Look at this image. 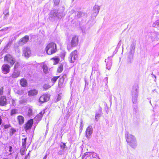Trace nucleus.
Here are the masks:
<instances>
[{
  "label": "nucleus",
  "instance_id": "9",
  "mask_svg": "<svg viewBox=\"0 0 159 159\" xmlns=\"http://www.w3.org/2000/svg\"><path fill=\"white\" fill-rule=\"evenodd\" d=\"M78 37L77 36H73L71 42V44L72 47H75L78 44Z\"/></svg>",
  "mask_w": 159,
  "mask_h": 159
},
{
  "label": "nucleus",
  "instance_id": "16",
  "mask_svg": "<svg viewBox=\"0 0 159 159\" xmlns=\"http://www.w3.org/2000/svg\"><path fill=\"white\" fill-rule=\"evenodd\" d=\"M45 111L43 110L41 111L35 117V118L38 120H40L42 118L43 115Z\"/></svg>",
  "mask_w": 159,
  "mask_h": 159
},
{
  "label": "nucleus",
  "instance_id": "27",
  "mask_svg": "<svg viewBox=\"0 0 159 159\" xmlns=\"http://www.w3.org/2000/svg\"><path fill=\"white\" fill-rule=\"evenodd\" d=\"M64 81L63 79L60 78L58 84V86L59 88H61Z\"/></svg>",
  "mask_w": 159,
  "mask_h": 159
},
{
  "label": "nucleus",
  "instance_id": "43",
  "mask_svg": "<svg viewBox=\"0 0 159 159\" xmlns=\"http://www.w3.org/2000/svg\"><path fill=\"white\" fill-rule=\"evenodd\" d=\"M100 115L99 114L97 113L95 115V119L96 120L97 119V118L100 117Z\"/></svg>",
  "mask_w": 159,
  "mask_h": 159
},
{
  "label": "nucleus",
  "instance_id": "5",
  "mask_svg": "<svg viewBox=\"0 0 159 159\" xmlns=\"http://www.w3.org/2000/svg\"><path fill=\"white\" fill-rule=\"evenodd\" d=\"M4 61L9 63L11 66H12L15 62V59L10 54H7L4 57Z\"/></svg>",
  "mask_w": 159,
  "mask_h": 159
},
{
  "label": "nucleus",
  "instance_id": "47",
  "mask_svg": "<svg viewBox=\"0 0 159 159\" xmlns=\"http://www.w3.org/2000/svg\"><path fill=\"white\" fill-rule=\"evenodd\" d=\"M12 104L13 105H14L15 103V101L13 99H12Z\"/></svg>",
  "mask_w": 159,
  "mask_h": 159
},
{
  "label": "nucleus",
  "instance_id": "3",
  "mask_svg": "<svg viewBox=\"0 0 159 159\" xmlns=\"http://www.w3.org/2000/svg\"><path fill=\"white\" fill-rule=\"evenodd\" d=\"M125 136L128 143L132 148H134L137 145L136 139L134 136L131 134H128V133L125 134Z\"/></svg>",
  "mask_w": 159,
  "mask_h": 159
},
{
  "label": "nucleus",
  "instance_id": "32",
  "mask_svg": "<svg viewBox=\"0 0 159 159\" xmlns=\"http://www.w3.org/2000/svg\"><path fill=\"white\" fill-rule=\"evenodd\" d=\"M27 140L26 138H25L24 139H22V146H25V144H26V140Z\"/></svg>",
  "mask_w": 159,
  "mask_h": 159
},
{
  "label": "nucleus",
  "instance_id": "11",
  "mask_svg": "<svg viewBox=\"0 0 159 159\" xmlns=\"http://www.w3.org/2000/svg\"><path fill=\"white\" fill-rule=\"evenodd\" d=\"M7 104V100L5 96H2L0 98V105L5 106Z\"/></svg>",
  "mask_w": 159,
  "mask_h": 159
},
{
  "label": "nucleus",
  "instance_id": "42",
  "mask_svg": "<svg viewBox=\"0 0 159 159\" xmlns=\"http://www.w3.org/2000/svg\"><path fill=\"white\" fill-rule=\"evenodd\" d=\"M66 77V74L63 75L62 77L60 78L61 79H63V80H64L65 79Z\"/></svg>",
  "mask_w": 159,
  "mask_h": 159
},
{
  "label": "nucleus",
  "instance_id": "4",
  "mask_svg": "<svg viewBox=\"0 0 159 159\" xmlns=\"http://www.w3.org/2000/svg\"><path fill=\"white\" fill-rule=\"evenodd\" d=\"M78 57L77 52L75 50L71 53L69 57V61L71 63H74Z\"/></svg>",
  "mask_w": 159,
  "mask_h": 159
},
{
  "label": "nucleus",
  "instance_id": "50",
  "mask_svg": "<svg viewBox=\"0 0 159 159\" xmlns=\"http://www.w3.org/2000/svg\"><path fill=\"white\" fill-rule=\"evenodd\" d=\"M47 157V155H45L44 157L43 158V159H46Z\"/></svg>",
  "mask_w": 159,
  "mask_h": 159
},
{
  "label": "nucleus",
  "instance_id": "26",
  "mask_svg": "<svg viewBox=\"0 0 159 159\" xmlns=\"http://www.w3.org/2000/svg\"><path fill=\"white\" fill-rule=\"evenodd\" d=\"M4 14L5 15L3 17L4 19H7V17L9 15V12L8 11V10H5L4 12Z\"/></svg>",
  "mask_w": 159,
  "mask_h": 159
},
{
  "label": "nucleus",
  "instance_id": "7",
  "mask_svg": "<svg viewBox=\"0 0 159 159\" xmlns=\"http://www.w3.org/2000/svg\"><path fill=\"white\" fill-rule=\"evenodd\" d=\"M50 99V96L48 94H44L41 96L39 99V102L41 103L48 101Z\"/></svg>",
  "mask_w": 159,
  "mask_h": 159
},
{
  "label": "nucleus",
  "instance_id": "22",
  "mask_svg": "<svg viewBox=\"0 0 159 159\" xmlns=\"http://www.w3.org/2000/svg\"><path fill=\"white\" fill-rule=\"evenodd\" d=\"M137 96L138 94H137L133 93L132 94V101L134 103L136 102Z\"/></svg>",
  "mask_w": 159,
  "mask_h": 159
},
{
  "label": "nucleus",
  "instance_id": "2",
  "mask_svg": "<svg viewBox=\"0 0 159 159\" xmlns=\"http://www.w3.org/2000/svg\"><path fill=\"white\" fill-rule=\"evenodd\" d=\"M65 14L62 11H59L57 10H54L51 11L49 17L52 19H61L64 16Z\"/></svg>",
  "mask_w": 159,
  "mask_h": 159
},
{
  "label": "nucleus",
  "instance_id": "49",
  "mask_svg": "<svg viewBox=\"0 0 159 159\" xmlns=\"http://www.w3.org/2000/svg\"><path fill=\"white\" fill-rule=\"evenodd\" d=\"M107 65H108V64H107V67H107V69H108L109 70H110V69L111 67L110 66H109V67H108Z\"/></svg>",
  "mask_w": 159,
  "mask_h": 159
},
{
  "label": "nucleus",
  "instance_id": "21",
  "mask_svg": "<svg viewBox=\"0 0 159 159\" xmlns=\"http://www.w3.org/2000/svg\"><path fill=\"white\" fill-rule=\"evenodd\" d=\"M17 119L19 124H21L23 123L24 121V118L22 116H18L17 117Z\"/></svg>",
  "mask_w": 159,
  "mask_h": 159
},
{
  "label": "nucleus",
  "instance_id": "19",
  "mask_svg": "<svg viewBox=\"0 0 159 159\" xmlns=\"http://www.w3.org/2000/svg\"><path fill=\"white\" fill-rule=\"evenodd\" d=\"M100 9V7L98 5H95L93 7V11L96 15L98 14L99 12Z\"/></svg>",
  "mask_w": 159,
  "mask_h": 159
},
{
  "label": "nucleus",
  "instance_id": "37",
  "mask_svg": "<svg viewBox=\"0 0 159 159\" xmlns=\"http://www.w3.org/2000/svg\"><path fill=\"white\" fill-rule=\"evenodd\" d=\"M3 87H2L0 89V95H2L3 94Z\"/></svg>",
  "mask_w": 159,
  "mask_h": 159
},
{
  "label": "nucleus",
  "instance_id": "15",
  "mask_svg": "<svg viewBox=\"0 0 159 159\" xmlns=\"http://www.w3.org/2000/svg\"><path fill=\"white\" fill-rule=\"evenodd\" d=\"M29 39V37L28 36L26 35L20 40V42L22 44L25 43H27Z\"/></svg>",
  "mask_w": 159,
  "mask_h": 159
},
{
  "label": "nucleus",
  "instance_id": "1",
  "mask_svg": "<svg viewBox=\"0 0 159 159\" xmlns=\"http://www.w3.org/2000/svg\"><path fill=\"white\" fill-rule=\"evenodd\" d=\"M46 53L48 55H51L55 53L57 51L56 44L54 43L48 44L45 48Z\"/></svg>",
  "mask_w": 159,
  "mask_h": 159
},
{
  "label": "nucleus",
  "instance_id": "45",
  "mask_svg": "<svg viewBox=\"0 0 159 159\" xmlns=\"http://www.w3.org/2000/svg\"><path fill=\"white\" fill-rule=\"evenodd\" d=\"M10 127V125H5L4 126V128L5 129H7L9 128Z\"/></svg>",
  "mask_w": 159,
  "mask_h": 159
},
{
  "label": "nucleus",
  "instance_id": "10",
  "mask_svg": "<svg viewBox=\"0 0 159 159\" xmlns=\"http://www.w3.org/2000/svg\"><path fill=\"white\" fill-rule=\"evenodd\" d=\"M136 45V43L135 42H133L131 44L130 48V51L129 52L130 55L133 57L135 51V49Z\"/></svg>",
  "mask_w": 159,
  "mask_h": 159
},
{
  "label": "nucleus",
  "instance_id": "51",
  "mask_svg": "<svg viewBox=\"0 0 159 159\" xmlns=\"http://www.w3.org/2000/svg\"><path fill=\"white\" fill-rule=\"evenodd\" d=\"M28 156H26L25 157V159H27V158H28Z\"/></svg>",
  "mask_w": 159,
  "mask_h": 159
},
{
  "label": "nucleus",
  "instance_id": "46",
  "mask_svg": "<svg viewBox=\"0 0 159 159\" xmlns=\"http://www.w3.org/2000/svg\"><path fill=\"white\" fill-rule=\"evenodd\" d=\"M9 151L10 152H11V149H12V147L11 146H10L9 147Z\"/></svg>",
  "mask_w": 159,
  "mask_h": 159
},
{
  "label": "nucleus",
  "instance_id": "14",
  "mask_svg": "<svg viewBox=\"0 0 159 159\" xmlns=\"http://www.w3.org/2000/svg\"><path fill=\"white\" fill-rule=\"evenodd\" d=\"M38 91L35 89L29 90L28 92V94L30 96H34L37 94Z\"/></svg>",
  "mask_w": 159,
  "mask_h": 159
},
{
  "label": "nucleus",
  "instance_id": "40",
  "mask_svg": "<svg viewBox=\"0 0 159 159\" xmlns=\"http://www.w3.org/2000/svg\"><path fill=\"white\" fill-rule=\"evenodd\" d=\"M66 144L64 143H62L61 145V148L64 149L65 148Z\"/></svg>",
  "mask_w": 159,
  "mask_h": 159
},
{
  "label": "nucleus",
  "instance_id": "20",
  "mask_svg": "<svg viewBox=\"0 0 159 159\" xmlns=\"http://www.w3.org/2000/svg\"><path fill=\"white\" fill-rule=\"evenodd\" d=\"M20 75V73L19 71L15 70L11 75V77L13 78H16L19 77Z\"/></svg>",
  "mask_w": 159,
  "mask_h": 159
},
{
  "label": "nucleus",
  "instance_id": "53",
  "mask_svg": "<svg viewBox=\"0 0 159 159\" xmlns=\"http://www.w3.org/2000/svg\"><path fill=\"white\" fill-rule=\"evenodd\" d=\"M29 153H28V154L27 155L28 156H29Z\"/></svg>",
  "mask_w": 159,
  "mask_h": 159
},
{
  "label": "nucleus",
  "instance_id": "34",
  "mask_svg": "<svg viewBox=\"0 0 159 159\" xmlns=\"http://www.w3.org/2000/svg\"><path fill=\"white\" fill-rule=\"evenodd\" d=\"M59 78V76H56L53 77L51 80L53 82V83H55Z\"/></svg>",
  "mask_w": 159,
  "mask_h": 159
},
{
  "label": "nucleus",
  "instance_id": "41",
  "mask_svg": "<svg viewBox=\"0 0 159 159\" xmlns=\"http://www.w3.org/2000/svg\"><path fill=\"white\" fill-rule=\"evenodd\" d=\"M59 0H54V3L55 5H57L59 4Z\"/></svg>",
  "mask_w": 159,
  "mask_h": 159
},
{
  "label": "nucleus",
  "instance_id": "12",
  "mask_svg": "<svg viewBox=\"0 0 159 159\" xmlns=\"http://www.w3.org/2000/svg\"><path fill=\"white\" fill-rule=\"evenodd\" d=\"M93 132V129L91 126H88L86 131V135L87 138H89Z\"/></svg>",
  "mask_w": 159,
  "mask_h": 159
},
{
  "label": "nucleus",
  "instance_id": "6",
  "mask_svg": "<svg viewBox=\"0 0 159 159\" xmlns=\"http://www.w3.org/2000/svg\"><path fill=\"white\" fill-rule=\"evenodd\" d=\"M23 54L26 58H28L31 56L30 48L28 47H25L23 48Z\"/></svg>",
  "mask_w": 159,
  "mask_h": 159
},
{
  "label": "nucleus",
  "instance_id": "24",
  "mask_svg": "<svg viewBox=\"0 0 159 159\" xmlns=\"http://www.w3.org/2000/svg\"><path fill=\"white\" fill-rule=\"evenodd\" d=\"M63 66L62 64H61L58 67L57 70V72L58 73H61L62 71L63 70Z\"/></svg>",
  "mask_w": 159,
  "mask_h": 159
},
{
  "label": "nucleus",
  "instance_id": "8",
  "mask_svg": "<svg viewBox=\"0 0 159 159\" xmlns=\"http://www.w3.org/2000/svg\"><path fill=\"white\" fill-rule=\"evenodd\" d=\"M10 66L7 64H3L2 68V72L4 74L8 73L10 70Z\"/></svg>",
  "mask_w": 159,
  "mask_h": 159
},
{
  "label": "nucleus",
  "instance_id": "25",
  "mask_svg": "<svg viewBox=\"0 0 159 159\" xmlns=\"http://www.w3.org/2000/svg\"><path fill=\"white\" fill-rule=\"evenodd\" d=\"M27 115L28 116H31L32 115V109L30 107H29L27 112Z\"/></svg>",
  "mask_w": 159,
  "mask_h": 159
},
{
  "label": "nucleus",
  "instance_id": "44",
  "mask_svg": "<svg viewBox=\"0 0 159 159\" xmlns=\"http://www.w3.org/2000/svg\"><path fill=\"white\" fill-rule=\"evenodd\" d=\"M82 13L81 12H79L77 14V16L78 17H80L82 15Z\"/></svg>",
  "mask_w": 159,
  "mask_h": 159
},
{
  "label": "nucleus",
  "instance_id": "28",
  "mask_svg": "<svg viewBox=\"0 0 159 159\" xmlns=\"http://www.w3.org/2000/svg\"><path fill=\"white\" fill-rule=\"evenodd\" d=\"M152 26L155 27H159V20H157L153 24Z\"/></svg>",
  "mask_w": 159,
  "mask_h": 159
},
{
  "label": "nucleus",
  "instance_id": "39",
  "mask_svg": "<svg viewBox=\"0 0 159 159\" xmlns=\"http://www.w3.org/2000/svg\"><path fill=\"white\" fill-rule=\"evenodd\" d=\"M19 66V64L18 63V62L16 63L15 64V66L14 67V69H17L18 67Z\"/></svg>",
  "mask_w": 159,
  "mask_h": 159
},
{
  "label": "nucleus",
  "instance_id": "23",
  "mask_svg": "<svg viewBox=\"0 0 159 159\" xmlns=\"http://www.w3.org/2000/svg\"><path fill=\"white\" fill-rule=\"evenodd\" d=\"M51 60H53V64L54 65L57 64L60 61V59L58 57H53L52 58Z\"/></svg>",
  "mask_w": 159,
  "mask_h": 159
},
{
  "label": "nucleus",
  "instance_id": "35",
  "mask_svg": "<svg viewBox=\"0 0 159 159\" xmlns=\"http://www.w3.org/2000/svg\"><path fill=\"white\" fill-rule=\"evenodd\" d=\"M16 110L15 109H13L11 110V115H13L16 113Z\"/></svg>",
  "mask_w": 159,
  "mask_h": 159
},
{
  "label": "nucleus",
  "instance_id": "13",
  "mask_svg": "<svg viewBox=\"0 0 159 159\" xmlns=\"http://www.w3.org/2000/svg\"><path fill=\"white\" fill-rule=\"evenodd\" d=\"M33 122V120L32 119H31L29 120L27 123L26 124L25 127V130H27L30 129L32 127Z\"/></svg>",
  "mask_w": 159,
  "mask_h": 159
},
{
  "label": "nucleus",
  "instance_id": "18",
  "mask_svg": "<svg viewBox=\"0 0 159 159\" xmlns=\"http://www.w3.org/2000/svg\"><path fill=\"white\" fill-rule=\"evenodd\" d=\"M20 84L21 86L25 87L27 86V82L25 79H22L20 80Z\"/></svg>",
  "mask_w": 159,
  "mask_h": 159
},
{
  "label": "nucleus",
  "instance_id": "33",
  "mask_svg": "<svg viewBox=\"0 0 159 159\" xmlns=\"http://www.w3.org/2000/svg\"><path fill=\"white\" fill-rule=\"evenodd\" d=\"M17 93L19 95H22L24 93V90H19L17 91Z\"/></svg>",
  "mask_w": 159,
  "mask_h": 159
},
{
  "label": "nucleus",
  "instance_id": "31",
  "mask_svg": "<svg viewBox=\"0 0 159 159\" xmlns=\"http://www.w3.org/2000/svg\"><path fill=\"white\" fill-rule=\"evenodd\" d=\"M51 87V85H50L48 84H45L43 85V87L44 89L47 90L48 88H50Z\"/></svg>",
  "mask_w": 159,
  "mask_h": 159
},
{
  "label": "nucleus",
  "instance_id": "52",
  "mask_svg": "<svg viewBox=\"0 0 159 159\" xmlns=\"http://www.w3.org/2000/svg\"><path fill=\"white\" fill-rule=\"evenodd\" d=\"M93 153V155H95V156H96V153Z\"/></svg>",
  "mask_w": 159,
  "mask_h": 159
},
{
  "label": "nucleus",
  "instance_id": "36",
  "mask_svg": "<svg viewBox=\"0 0 159 159\" xmlns=\"http://www.w3.org/2000/svg\"><path fill=\"white\" fill-rule=\"evenodd\" d=\"M61 99V93H60L58 94L57 98V101H58L60 100Z\"/></svg>",
  "mask_w": 159,
  "mask_h": 159
},
{
  "label": "nucleus",
  "instance_id": "17",
  "mask_svg": "<svg viewBox=\"0 0 159 159\" xmlns=\"http://www.w3.org/2000/svg\"><path fill=\"white\" fill-rule=\"evenodd\" d=\"M139 86L137 84L134 85L133 87L132 91V94L133 93H136L138 94Z\"/></svg>",
  "mask_w": 159,
  "mask_h": 159
},
{
  "label": "nucleus",
  "instance_id": "29",
  "mask_svg": "<svg viewBox=\"0 0 159 159\" xmlns=\"http://www.w3.org/2000/svg\"><path fill=\"white\" fill-rule=\"evenodd\" d=\"M43 71L45 73H47L48 71V67L45 65H44L43 66Z\"/></svg>",
  "mask_w": 159,
  "mask_h": 159
},
{
  "label": "nucleus",
  "instance_id": "48",
  "mask_svg": "<svg viewBox=\"0 0 159 159\" xmlns=\"http://www.w3.org/2000/svg\"><path fill=\"white\" fill-rule=\"evenodd\" d=\"M7 28H5L4 29H2L1 30V31L6 30H7Z\"/></svg>",
  "mask_w": 159,
  "mask_h": 159
},
{
  "label": "nucleus",
  "instance_id": "38",
  "mask_svg": "<svg viewBox=\"0 0 159 159\" xmlns=\"http://www.w3.org/2000/svg\"><path fill=\"white\" fill-rule=\"evenodd\" d=\"M25 149H22L21 150L20 153L21 155H23L25 154Z\"/></svg>",
  "mask_w": 159,
  "mask_h": 159
},
{
  "label": "nucleus",
  "instance_id": "30",
  "mask_svg": "<svg viewBox=\"0 0 159 159\" xmlns=\"http://www.w3.org/2000/svg\"><path fill=\"white\" fill-rule=\"evenodd\" d=\"M84 127V125L83 124L82 121H81L80 123V132H81L82 131V130L83 129V128Z\"/></svg>",
  "mask_w": 159,
  "mask_h": 159
}]
</instances>
